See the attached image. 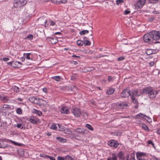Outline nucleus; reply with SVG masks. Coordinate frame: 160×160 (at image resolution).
I'll use <instances>...</instances> for the list:
<instances>
[{
    "instance_id": "nucleus-1",
    "label": "nucleus",
    "mask_w": 160,
    "mask_h": 160,
    "mask_svg": "<svg viewBox=\"0 0 160 160\" xmlns=\"http://www.w3.org/2000/svg\"><path fill=\"white\" fill-rule=\"evenodd\" d=\"M142 93L145 94H148L149 98L152 99H154L158 93L157 91L154 92L153 90L151 88H146L142 91Z\"/></svg>"
},
{
    "instance_id": "nucleus-2",
    "label": "nucleus",
    "mask_w": 160,
    "mask_h": 160,
    "mask_svg": "<svg viewBox=\"0 0 160 160\" xmlns=\"http://www.w3.org/2000/svg\"><path fill=\"white\" fill-rule=\"evenodd\" d=\"M150 34L152 40H157L160 38V31H152L150 32Z\"/></svg>"
},
{
    "instance_id": "nucleus-3",
    "label": "nucleus",
    "mask_w": 160,
    "mask_h": 160,
    "mask_svg": "<svg viewBox=\"0 0 160 160\" xmlns=\"http://www.w3.org/2000/svg\"><path fill=\"white\" fill-rule=\"evenodd\" d=\"M27 2L26 0H15L14 6L16 8H19L25 5Z\"/></svg>"
},
{
    "instance_id": "nucleus-4",
    "label": "nucleus",
    "mask_w": 160,
    "mask_h": 160,
    "mask_svg": "<svg viewBox=\"0 0 160 160\" xmlns=\"http://www.w3.org/2000/svg\"><path fill=\"white\" fill-rule=\"evenodd\" d=\"M143 39L144 42L146 43H150L152 42V39L150 34V32L144 35Z\"/></svg>"
},
{
    "instance_id": "nucleus-5",
    "label": "nucleus",
    "mask_w": 160,
    "mask_h": 160,
    "mask_svg": "<svg viewBox=\"0 0 160 160\" xmlns=\"http://www.w3.org/2000/svg\"><path fill=\"white\" fill-rule=\"evenodd\" d=\"M72 112L77 117H79L81 114V111L79 108L78 107H73L72 109Z\"/></svg>"
},
{
    "instance_id": "nucleus-6",
    "label": "nucleus",
    "mask_w": 160,
    "mask_h": 160,
    "mask_svg": "<svg viewBox=\"0 0 160 160\" xmlns=\"http://www.w3.org/2000/svg\"><path fill=\"white\" fill-rule=\"evenodd\" d=\"M130 92V90L129 89L126 88L122 91L121 94V96L124 98L131 96V94Z\"/></svg>"
},
{
    "instance_id": "nucleus-7",
    "label": "nucleus",
    "mask_w": 160,
    "mask_h": 160,
    "mask_svg": "<svg viewBox=\"0 0 160 160\" xmlns=\"http://www.w3.org/2000/svg\"><path fill=\"white\" fill-rule=\"evenodd\" d=\"M108 143L109 146L115 148H117L119 145L117 142L113 140L109 141Z\"/></svg>"
},
{
    "instance_id": "nucleus-8",
    "label": "nucleus",
    "mask_w": 160,
    "mask_h": 160,
    "mask_svg": "<svg viewBox=\"0 0 160 160\" xmlns=\"http://www.w3.org/2000/svg\"><path fill=\"white\" fill-rule=\"evenodd\" d=\"M116 105L118 108L121 109L127 108L128 107V105L123 102L121 103H117Z\"/></svg>"
},
{
    "instance_id": "nucleus-9",
    "label": "nucleus",
    "mask_w": 160,
    "mask_h": 160,
    "mask_svg": "<svg viewBox=\"0 0 160 160\" xmlns=\"http://www.w3.org/2000/svg\"><path fill=\"white\" fill-rule=\"evenodd\" d=\"M145 0H138L136 4V6L139 8H141L145 4Z\"/></svg>"
},
{
    "instance_id": "nucleus-10",
    "label": "nucleus",
    "mask_w": 160,
    "mask_h": 160,
    "mask_svg": "<svg viewBox=\"0 0 160 160\" xmlns=\"http://www.w3.org/2000/svg\"><path fill=\"white\" fill-rule=\"evenodd\" d=\"M61 112L62 114H67L69 113V111L67 107H62L61 108Z\"/></svg>"
},
{
    "instance_id": "nucleus-11",
    "label": "nucleus",
    "mask_w": 160,
    "mask_h": 160,
    "mask_svg": "<svg viewBox=\"0 0 160 160\" xmlns=\"http://www.w3.org/2000/svg\"><path fill=\"white\" fill-rule=\"evenodd\" d=\"M49 38V41L52 44H56L58 42V39L55 37H50Z\"/></svg>"
},
{
    "instance_id": "nucleus-12",
    "label": "nucleus",
    "mask_w": 160,
    "mask_h": 160,
    "mask_svg": "<svg viewBox=\"0 0 160 160\" xmlns=\"http://www.w3.org/2000/svg\"><path fill=\"white\" fill-rule=\"evenodd\" d=\"M10 106L8 105H3V106L0 108V112L3 113L5 112V110L6 108H9Z\"/></svg>"
},
{
    "instance_id": "nucleus-13",
    "label": "nucleus",
    "mask_w": 160,
    "mask_h": 160,
    "mask_svg": "<svg viewBox=\"0 0 160 160\" xmlns=\"http://www.w3.org/2000/svg\"><path fill=\"white\" fill-rule=\"evenodd\" d=\"M29 121L31 123L34 124L39 121V119L35 117H32L29 119Z\"/></svg>"
},
{
    "instance_id": "nucleus-14",
    "label": "nucleus",
    "mask_w": 160,
    "mask_h": 160,
    "mask_svg": "<svg viewBox=\"0 0 160 160\" xmlns=\"http://www.w3.org/2000/svg\"><path fill=\"white\" fill-rule=\"evenodd\" d=\"M112 157H108L107 160H118V156L115 153L112 154Z\"/></svg>"
},
{
    "instance_id": "nucleus-15",
    "label": "nucleus",
    "mask_w": 160,
    "mask_h": 160,
    "mask_svg": "<svg viewBox=\"0 0 160 160\" xmlns=\"http://www.w3.org/2000/svg\"><path fill=\"white\" fill-rule=\"evenodd\" d=\"M75 131L79 134L84 133L85 132V129L83 128H77Z\"/></svg>"
},
{
    "instance_id": "nucleus-16",
    "label": "nucleus",
    "mask_w": 160,
    "mask_h": 160,
    "mask_svg": "<svg viewBox=\"0 0 160 160\" xmlns=\"http://www.w3.org/2000/svg\"><path fill=\"white\" fill-rule=\"evenodd\" d=\"M53 2L57 4L60 3H65L67 2V0H52Z\"/></svg>"
},
{
    "instance_id": "nucleus-17",
    "label": "nucleus",
    "mask_w": 160,
    "mask_h": 160,
    "mask_svg": "<svg viewBox=\"0 0 160 160\" xmlns=\"http://www.w3.org/2000/svg\"><path fill=\"white\" fill-rule=\"evenodd\" d=\"M118 157H119V158L120 160H124V154L122 152H119L117 155Z\"/></svg>"
},
{
    "instance_id": "nucleus-18",
    "label": "nucleus",
    "mask_w": 160,
    "mask_h": 160,
    "mask_svg": "<svg viewBox=\"0 0 160 160\" xmlns=\"http://www.w3.org/2000/svg\"><path fill=\"white\" fill-rule=\"evenodd\" d=\"M16 63H18V64L19 63L20 64H21V63L20 62L18 61H17L16 62H13V61L10 62H8L7 64H8L9 65H11V66L12 67H13L16 68V66H14V65L16 64Z\"/></svg>"
},
{
    "instance_id": "nucleus-19",
    "label": "nucleus",
    "mask_w": 160,
    "mask_h": 160,
    "mask_svg": "<svg viewBox=\"0 0 160 160\" xmlns=\"http://www.w3.org/2000/svg\"><path fill=\"white\" fill-rule=\"evenodd\" d=\"M114 91V89L113 88H110L107 90V93L108 95L112 94Z\"/></svg>"
},
{
    "instance_id": "nucleus-20",
    "label": "nucleus",
    "mask_w": 160,
    "mask_h": 160,
    "mask_svg": "<svg viewBox=\"0 0 160 160\" xmlns=\"http://www.w3.org/2000/svg\"><path fill=\"white\" fill-rule=\"evenodd\" d=\"M136 118H138L139 117H141L144 118H145V117L148 118V117L147 116H146L140 113L136 116Z\"/></svg>"
},
{
    "instance_id": "nucleus-21",
    "label": "nucleus",
    "mask_w": 160,
    "mask_h": 160,
    "mask_svg": "<svg viewBox=\"0 0 160 160\" xmlns=\"http://www.w3.org/2000/svg\"><path fill=\"white\" fill-rule=\"evenodd\" d=\"M51 78L57 81H59L61 80L60 77L58 76L52 77Z\"/></svg>"
},
{
    "instance_id": "nucleus-22",
    "label": "nucleus",
    "mask_w": 160,
    "mask_h": 160,
    "mask_svg": "<svg viewBox=\"0 0 160 160\" xmlns=\"http://www.w3.org/2000/svg\"><path fill=\"white\" fill-rule=\"evenodd\" d=\"M40 99L39 98L35 97L33 103L37 104H39L40 102ZM40 100H42V99H40Z\"/></svg>"
},
{
    "instance_id": "nucleus-23",
    "label": "nucleus",
    "mask_w": 160,
    "mask_h": 160,
    "mask_svg": "<svg viewBox=\"0 0 160 160\" xmlns=\"http://www.w3.org/2000/svg\"><path fill=\"white\" fill-rule=\"evenodd\" d=\"M77 43L78 46H82L84 43V42L81 40H78L77 42Z\"/></svg>"
},
{
    "instance_id": "nucleus-24",
    "label": "nucleus",
    "mask_w": 160,
    "mask_h": 160,
    "mask_svg": "<svg viewBox=\"0 0 160 160\" xmlns=\"http://www.w3.org/2000/svg\"><path fill=\"white\" fill-rule=\"evenodd\" d=\"M64 132L66 134L70 135L72 134V132L68 128H66L64 130Z\"/></svg>"
},
{
    "instance_id": "nucleus-25",
    "label": "nucleus",
    "mask_w": 160,
    "mask_h": 160,
    "mask_svg": "<svg viewBox=\"0 0 160 160\" xmlns=\"http://www.w3.org/2000/svg\"><path fill=\"white\" fill-rule=\"evenodd\" d=\"M131 98L132 99V102L135 104H137L138 103V101L137 100L135 99V96H131Z\"/></svg>"
},
{
    "instance_id": "nucleus-26",
    "label": "nucleus",
    "mask_w": 160,
    "mask_h": 160,
    "mask_svg": "<svg viewBox=\"0 0 160 160\" xmlns=\"http://www.w3.org/2000/svg\"><path fill=\"white\" fill-rule=\"evenodd\" d=\"M141 127L142 128H143L146 131H148L149 130V129L148 126H146L145 124H142Z\"/></svg>"
},
{
    "instance_id": "nucleus-27",
    "label": "nucleus",
    "mask_w": 160,
    "mask_h": 160,
    "mask_svg": "<svg viewBox=\"0 0 160 160\" xmlns=\"http://www.w3.org/2000/svg\"><path fill=\"white\" fill-rule=\"evenodd\" d=\"M17 127L18 128H20L21 129H24L25 128V127H24L22 124H17Z\"/></svg>"
},
{
    "instance_id": "nucleus-28",
    "label": "nucleus",
    "mask_w": 160,
    "mask_h": 160,
    "mask_svg": "<svg viewBox=\"0 0 160 160\" xmlns=\"http://www.w3.org/2000/svg\"><path fill=\"white\" fill-rule=\"evenodd\" d=\"M88 32L89 31L88 30H84L80 32H79V34L81 35H83L85 34L86 33H88Z\"/></svg>"
},
{
    "instance_id": "nucleus-29",
    "label": "nucleus",
    "mask_w": 160,
    "mask_h": 160,
    "mask_svg": "<svg viewBox=\"0 0 160 160\" xmlns=\"http://www.w3.org/2000/svg\"><path fill=\"white\" fill-rule=\"evenodd\" d=\"M146 53L148 55H150L153 53L152 50L151 49H148L146 52Z\"/></svg>"
},
{
    "instance_id": "nucleus-30",
    "label": "nucleus",
    "mask_w": 160,
    "mask_h": 160,
    "mask_svg": "<svg viewBox=\"0 0 160 160\" xmlns=\"http://www.w3.org/2000/svg\"><path fill=\"white\" fill-rule=\"evenodd\" d=\"M12 88L14 91L16 92H18L19 91V89L18 87L16 86H13Z\"/></svg>"
},
{
    "instance_id": "nucleus-31",
    "label": "nucleus",
    "mask_w": 160,
    "mask_h": 160,
    "mask_svg": "<svg viewBox=\"0 0 160 160\" xmlns=\"http://www.w3.org/2000/svg\"><path fill=\"white\" fill-rule=\"evenodd\" d=\"M138 92L136 90H133L132 92V96H139V95L138 94Z\"/></svg>"
},
{
    "instance_id": "nucleus-32",
    "label": "nucleus",
    "mask_w": 160,
    "mask_h": 160,
    "mask_svg": "<svg viewBox=\"0 0 160 160\" xmlns=\"http://www.w3.org/2000/svg\"><path fill=\"white\" fill-rule=\"evenodd\" d=\"M9 142L12 143L13 144L15 145L20 146L22 144L21 143H18L17 142H15L12 140H9Z\"/></svg>"
},
{
    "instance_id": "nucleus-33",
    "label": "nucleus",
    "mask_w": 160,
    "mask_h": 160,
    "mask_svg": "<svg viewBox=\"0 0 160 160\" xmlns=\"http://www.w3.org/2000/svg\"><path fill=\"white\" fill-rule=\"evenodd\" d=\"M108 56L107 55H102L101 54H100L98 55H95L94 56V58H98L101 57Z\"/></svg>"
},
{
    "instance_id": "nucleus-34",
    "label": "nucleus",
    "mask_w": 160,
    "mask_h": 160,
    "mask_svg": "<svg viewBox=\"0 0 160 160\" xmlns=\"http://www.w3.org/2000/svg\"><path fill=\"white\" fill-rule=\"evenodd\" d=\"M86 126L88 129L91 130H93V129L92 127L90 124H87L86 125Z\"/></svg>"
},
{
    "instance_id": "nucleus-35",
    "label": "nucleus",
    "mask_w": 160,
    "mask_h": 160,
    "mask_svg": "<svg viewBox=\"0 0 160 160\" xmlns=\"http://www.w3.org/2000/svg\"><path fill=\"white\" fill-rule=\"evenodd\" d=\"M16 112L18 114H21L22 113V109L20 108H17L16 110Z\"/></svg>"
},
{
    "instance_id": "nucleus-36",
    "label": "nucleus",
    "mask_w": 160,
    "mask_h": 160,
    "mask_svg": "<svg viewBox=\"0 0 160 160\" xmlns=\"http://www.w3.org/2000/svg\"><path fill=\"white\" fill-rule=\"evenodd\" d=\"M65 160H72L74 159L71 156L69 155H67L65 157Z\"/></svg>"
},
{
    "instance_id": "nucleus-37",
    "label": "nucleus",
    "mask_w": 160,
    "mask_h": 160,
    "mask_svg": "<svg viewBox=\"0 0 160 160\" xmlns=\"http://www.w3.org/2000/svg\"><path fill=\"white\" fill-rule=\"evenodd\" d=\"M48 22L50 26H54L55 25V22L52 20H50Z\"/></svg>"
},
{
    "instance_id": "nucleus-38",
    "label": "nucleus",
    "mask_w": 160,
    "mask_h": 160,
    "mask_svg": "<svg viewBox=\"0 0 160 160\" xmlns=\"http://www.w3.org/2000/svg\"><path fill=\"white\" fill-rule=\"evenodd\" d=\"M147 143L148 144H151L152 145V146L153 148H155L153 143L151 140H148L147 141Z\"/></svg>"
},
{
    "instance_id": "nucleus-39",
    "label": "nucleus",
    "mask_w": 160,
    "mask_h": 160,
    "mask_svg": "<svg viewBox=\"0 0 160 160\" xmlns=\"http://www.w3.org/2000/svg\"><path fill=\"white\" fill-rule=\"evenodd\" d=\"M35 97H30L29 98L28 100L31 102L33 103L35 100Z\"/></svg>"
},
{
    "instance_id": "nucleus-40",
    "label": "nucleus",
    "mask_w": 160,
    "mask_h": 160,
    "mask_svg": "<svg viewBox=\"0 0 160 160\" xmlns=\"http://www.w3.org/2000/svg\"><path fill=\"white\" fill-rule=\"evenodd\" d=\"M86 42H84V45L85 46H89L91 44V42H90L88 40H86V41H85Z\"/></svg>"
},
{
    "instance_id": "nucleus-41",
    "label": "nucleus",
    "mask_w": 160,
    "mask_h": 160,
    "mask_svg": "<svg viewBox=\"0 0 160 160\" xmlns=\"http://www.w3.org/2000/svg\"><path fill=\"white\" fill-rule=\"evenodd\" d=\"M31 55V53H26V58L28 59L29 60H31V59L30 57V55Z\"/></svg>"
},
{
    "instance_id": "nucleus-42",
    "label": "nucleus",
    "mask_w": 160,
    "mask_h": 160,
    "mask_svg": "<svg viewBox=\"0 0 160 160\" xmlns=\"http://www.w3.org/2000/svg\"><path fill=\"white\" fill-rule=\"evenodd\" d=\"M9 101L10 100L8 98V97L6 96V98H5L3 102L4 103H8Z\"/></svg>"
},
{
    "instance_id": "nucleus-43",
    "label": "nucleus",
    "mask_w": 160,
    "mask_h": 160,
    "mask_svg": "<svg viewBox=\"0 0 160 160\" xmlns=\"http://www.w3.org/2000/svg\"><path fill=\"white\" fill-rule=\"evenodd\" d=\"M123 0H117L116 1V4L117 5H119V4L122 3L123 2Z\"/></svg>"
},
{
    "instance_id": "nucleus-44",
    "label": "nucleus",
    "mask_w": 160,
    "mask_h": 160,
    "mask_svg": "<svg viewBox=\"0 0 160 160\" xmlns=\"http://www.w3.org/2000/svg\"><path fill=\"white\" fill-rule=\"evenodd\" d=\"M50 128L52 129L56 130L57 129V127L56 126L55 124H52Z\"/></svg>"
},
{
    "instance_id": "nucleus-45",
    "label": "nucleus",
    "mask_w": 160,
    "mask_h": 160,
    "mask_svg": "<svg viewBox=\"0 0 160 160\" xmlns=\"http://www.w3.org/2000/svg\"><path fill=\"white\" fill-rule=\"evenodd\" d=\"M65 157H62L61 156H58L57 158L58 160H65Z\"/></svg>"
},
{
    "instance_id": "nucleus-46",
    "label": "nucleus",
    "mask_w": 160,
    "mask_h": 160,
    "mask_svg": "<svg viewBox=\"0 0 160 160\" xmlns=\"http://www.w3.org/2000/svg\"><path fill=\"white\" fill-rule=\"evenodd\" d=\"M154 18L153 17H151L148 18V21L150 22L153 21L154 20Z\"/></svg>"
},
{
    "instance_id": "nucleus-47",
    "label": "nucleus",
    "mask_w": 160,
    "mask_h": 160,
    "mask_svg": "<svg viewBox=\"0 0 160 160\" xmlns=\"http://www.w3.org/2000/svg\"><path fill=\"white\" fill-rule=\"evenodd\" d=\"M46 157L49 158L51 160H55V158L53 157L50 156L48 155H46Z\"/></svg>"
},
{
    "instance_id": "nucleus-48",
    "label": "nucleus",
    "mask_w": 160,
    "mask_h": 160,
    "mask_svg": "<svg viewBox=\"0 0 160 160\" xmlns=\"http://www.w3.org/2000/svg\"><path fill=\"white\" fill-rule=\"evenodd\" d=\"M124 59H125V58L124 57H119L118 58V60L119 61H122V60H123Z\"/></svg>"
},
{
    "instance_id": "nucleus-49",
    "label": "nucleus",
    "mask_w": 160,
    "mask_h": 160,
    "mask_svg": "<svg viewBox=\"0 0 160 160\" xmlns=\"http://www.w3.org/2000/svg\"><path fill=\"white\" fill-rule=\"evenodd\" d=\"M94 69V68L93 67H88L87 68V70L90 71Z\"/></svg>"
},
{
    "instance_id": "nucleus-50",
    "label": "nucleus",
    "mask_w": 160,
    "mask_h": 160,
    "mask_svg": "<svg viewBox=\"0 0 160 160\" xmlns=\"http://www.w3.org/2000/svg\"><path fill=\"white\" fill-rule=\"evenodd\" d=\"M130 12V11L128 10H126L124 12V14L127 15L129 14Z\"/></svg>"
},
{
    "instance_id": "nucleus-51",
    "label": "nucleus",
    "mask_w": 160,
    "mask_h": 160,
    "mask_svg": "<svg viewBox=\"0 0 160 160\" xmlns=\"http://www.w3.org/2000/svg\"><path fill=\"white\" fill-rule=\"evenodd\" d=\"M154 64V62H151L149 63V65L150 67L153 66Z\"/></svg>"
},
{
    "instance_id": "nucleus-52",
    "label": "nucleus",
    "mask_w": 160,
    "mask_h": 160,
    "mask_svg": "<svg viewBox=\"0 0 160 160\" xmlns=\"http://www.w3.org/2000/svg\"><path fill=\"white\" fill-rule=\"evenodd\" d=\"M33 36L32 34L29 35L27 36V38L30 39L31 40L33 38Z\"/></svg>"
},
{
    "instance_id": "nucleus-53",
    "label": "nucleus",
    "mask_w": 160,
    "mask_h": 160,
    "mask_svg": "<svg viewBox=\"0 0 160 160\" xmlns=\"http://www.w3.org/2000/svg\"><path fill=\"white\" fill-rule=\"evenodd\" d=\"M6 96H4L3 97L1 95H0V99L2 101H3L5 98H6Z\"/></svg>"
},
{
    "instance_id": "nucleus-54",
    "label": "nucleus",
    "mask_w": 160,
    "mask_h": 160,
    "mask_svg": "<svg viewBox=\"0 0 160 160\" xmlns=\"http://www.w3.org/2000/svg\"><path fill=\"white\" fill-rule=\"evenodd\" d=\"M56 139L59 142H62V138H59V137H57Z\"/></svg>"
},
{
    "instance_id": "nucleus-55",
    "label": "nucleus",
    "mask_w": 160,
    "mask_h": 160,
    "mask_svg": "<svg viewBox=\"0 0 160 160\" xmlns=\"http://www.w3.org/2000/svg\"><path fill=\"white\" fill-rule=\"evenodd\" d=\"M112 79V77L111 76H109L108 77V82H110Z\"/></svg>"
},
{
    "instance_id": "nucleus-56",
    "label": "nucleus",
    "mask_w": 160,
    "mask_h": 160,
    "mask_svg": "<svg viewBox=\"0 0 160 160\" xmlns=\"http://www.w3.org/2000/svg\"><path fill=\"white\" fill-rule=\"evenodd\" d=\"M148 1H152L153 2V3H156L158 2L159 0H148Z\"/></svg>"
},
{
    "instance_id": "nucleus-57",
    "label": "nucleus",
    "mask_w": 160,
    "mask_h": 160,
    "mask_svg": "<svg viewBox=\"0 0 160 160\" xmlns=\"http://www.w3.org/2000/svg\"><path fill=\"white\" fill-rule=\"evenodd\" d=\"M38 110H37L36 109H33L32 110V112L33 113H37V112H38Z\"/></svg>"
},
{
    "instance_id": "nucleus-58",
    "label": "nucleus",
    "mask_w": 160,
    "mask_h": 160,
    "mask_svg": "<svg viewBox=\"0 0 160 160\" xmlns=\"http://www.w3.org/2000/svg\"><path fill=\"white\" fill-rule=\"evenodd\" d=\"M3 60L4 61H7L9 60V58H3Z\"/></svg>"
},
{
    "instance_id": "nucleus-59",
    "label": "nucleus",
    "mask_w": 160,
    "mask_h": 160,
    "mask_svg": "<svg viewBox=\"0 0 160 160\" xmlns=\"http://www.w3.org/2000/svg\"><path fill=\"white\" fill-rule=\"evenodd\" d=\"M36 113H37L39 116H41V115L42 114V112L39 111H38V112H37Z\"/></svg>"
},
{
    "instance_id": "nucleus-60",
    "label": "nucleus",
    "mask_w": 160,
    "mask_h": 160,
    "mask_svg": "<svg viewBox=\"0 0 160 160\" xmlns=\"http://www.w3.org/2000/svg\"><path fill=\"white\" fill-rule=\"evenodd\" d=\"M145 119H146L147 121L149 122H151L150 118L148 117V118L145 117Z\"/></svg>"
},
{
    "instance_id": "nucleus-61",
    "label": "nucleus",
    "mask_w": 160,
    "mask_h": 160,
    "mask_svg": "<svg viewBox=\"0 0 160 160\" xmlns=\"http://www.w3.org/2000/svg\"><path fill=\"white\" fill-rule=\"evenodd\" d=\"M42 91L46 93L47 91V89L46 88H42Z\"/></svg>"
},
{
    "instance_id": "nucleus-62",
    "label": "nucleus",
    "mask_w": 160,
    "mask_h": 160,
    "mask_svg": "<svg viewBox=\"0 0 160 160\" xmlns=\"http://www.w3.org/2000/svg\"><path fill=\"white\" fill-rule=\"evenodd\" d=\"M72 57H75V58H80V57L79 56H76L75 55H72Z\"/></svg>"
},
{
    "instance_id": "nucleus-63",
    "label": "nucleus",
    "mask_w": 160,
    "mask_h": 160,
    "mask_svg": "<svg viewBox=\"0 0 160 160\" xmlns=\"http://www.w3.org/2000/svg\"><path fill=\"white\" fill-rule=\"evenodd\" d=\"M152 160H160V159H159L156 157H154L152 158Z\"/></svg>"
},
{
    "instance_id": "nucleus-64",
    "label": "nucleus",
    "mask_w": 160,
    "mask_h": 160,
    "mask_svg": "<svg viewBox=\"0 0 160 160\" xmlns=\"http://www.w3.org/2000/svg\"><path fill=\"white\" fill-rule=\"evenodd\" d=\"M157 132L158 134L160 135V128L157 131Z\"/></svg>"
}]
</instances>
